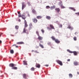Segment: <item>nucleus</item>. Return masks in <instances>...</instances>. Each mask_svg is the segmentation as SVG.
<instances>
[{
	"mask_svg": "<svg viewBox=\"0 0 79 79\" xmlns=\"http://www.w3.org/2000/svg\"><path fill=\"white\" fill-rule=\"evenodd\" d=\"M65 8V7H64V6H62L61 7V8H62V9H63V8Z\"/></svg>",
	"mask_w": 79,
	"mask_h": 79,
	"instance_id": "obj_39",
	"label": "nucleus"
},
{
	"mask_svg": "<svg viewBox=\"0 0 79 79\" xmlns=\"http://www.w3.org/2000/svg\"><path fill=\"white\" fill-rule=\"evenodd\" d=\"M46 9H48L49 8H50V6H48L46 7Z\"/></svg>",
	"mask_w": 79,
	"mask_h": 79,
	"instance_id": "obj_30",
	"label": "nucleus"
},
{
	"mask_svg": "<svg viewBox=\"0 0 79 79\" xmlns=\"http://www.w3.org/2000/svg\"><path fill=\"white\" fill-rule=\"evenodd\" d=\"M38 39L39 40H42V39H43V37L40 36V35L38 36Z\"/></svg>",
	"mask_w": 79,
	"mask_h": 79,
	"instance_id": "obj_11",
	"label": "nucleus"
},
{
	"mask_svg": "<svg viewBox=\"0 0 79 79\" xmlns=\"http://www.w3.org/2000/svg\"><path fill=\"white\" fill-rule=\"evenodd\" d=\"M69 9L73 10L74 11H76V9L74 8V7H69Z\"/></svg>",
	"mask_w": 79,
	"mask_h": 79,
	"instance_id": "obj_16",
	"label": "nucleus"
},
{
	"mask_svg": "<svg viewBox=\"0 0 79 79\" xmlns=\"http://www.w3.org/2000/svg\"><path fill=\"white\" fill-rule=\"evenodd\" d=\"M24 24H25V27H26L28 26V25H27V22L26 21V20H24Z\"/></svg>",
	"mask_w": 79,
	"mask_h": 79,
	"instance_id": "obj_7",
	"label": "nucleus"
},
{
	"mask_svg": "<svg viewBox=\"0 0 79 79\" xmlns=\"http://www.w3.org/2000/svg\"><path fill=\"white\" fill-rule=\"evenodd\" d=\"M73 64L74 65H78V62H74L73 63Z\"/></svg>",
	"mask_w": 79,
	"mask_h": 79,
	"instance_id": "obj_23",
	"label": "nucleus"
},
{
	"mask_svg": "<svg viewBox=\"0 0 79 79\" xmlns=\"http://www.w3.org/2000/svg\"><path fill=\"white\" fill-rule=\"evenodd\" d=\"M28 5H31V3H30V2H29L28 3Z\"/></svg>",
	"mask_w": 79,
	"mask_h": 79,
	"instance_id": "obj_42",
	"label": "nucleus"
},
{
	"mask_svg": "<svg viewBox=\"0 0 79 79\" xmlns=\"http://www.w3.org/2000/svg\"><path fill=\"white\" fill-rule=\"evenodd\" d=\"M40 43H43V41H40Z\"/></svg>",
	"mask_w": 79,
	"mask_h": 79,
	"instance_id": "obj_52",
	"label": "nucleus"
},
{
	"mask_svg": "<svg viewBox=\"0 0 79 79\" xmlns=\"http://www.w3.org/2000/svg\"><path fill=\"white\" fill-rule=\"evenodd\" d=\"M19 21H21V20H20V19H19Z\"/></svg>",
	"mask_w": 79,
	"mask_h": 79,
	"instance_id": "obj_53",
	"label": "nucleus"
},
{
	"mask_svg": "<svg viewBox=\"0 0 79 79\" xmlns=\"http://www.w3.org/2000/svg\"><path fill=\"white\" fill-rule=\"evenodd\" d=\"M55 6H53L51 7L50 9H51V10H52L53 9H55Z\"/></svg>",
	"mask_w": 79,
	"mask_h": 79,
	"instance_id": "obj_20",
	"label": "nucleus"
},
{
	"mask_svg": "<svg viewBox=\"0 0 79 79\" xmlns=\"http://www.w3.org/2000/svg\"><path fill=\"white\" fill-rule=\"evenodd\" d=\"M16 44H14L12 46V47H13V46H16Z\"/></svg>",
	"mask_w": 79,
	"mask_h": 79,
	"instance_id": "obj_46",
	"label": "nucleus"
},
{
	"mask_svg": "<svg viewBox=\"0 0 79 79\" xmlns=\"http://www.w3.org/2000/svg\"><path fill=\"white\" fill-rule=\"evenodd\" d=\"M15 28L16 29H19V26L18 25H16L15 26Z\"/></svg>",
	"mask_w": 79,
	"mask_h": 79,
	"instance_id": "obj_29",
	"label": "nucleus"
},
{
	"mask_svg": "<svg viewBox=\"0 0 79 79\" xmlns=\"http://www.w3.org/2000/svg\"><path fill=\"white\" fill-rule=\"evenodd\" d=\"M67 52H69V53H73L74 55H75V56L77 55V52L76 51H73V52H72L69 50L68 49L67 50Z\"/></svg>",
	"mask_w": 79,
	"mask_h": 79,
	"instance_id": "obj_2",
	"label": "nucleus"
},
{
	"mask_svg": "<svg viewBox=\"0 0 79 79\" xmlns=\"http://www.w3.org/2000/svg\"><path fill=\"white\" fill-rule=\"evenodd\" d=\"M17 44L18 45H20V44H24V42H18L17 43Z\"/></svg>",
	"mask_w": 79,
	"mask_h": 79,
	"instance_id": "obj_18",
	"label": "nucleus"
},
{
	"mask_svg": "<svg viewBox=\"0 0 79 79\" xmlns=\"http://www.w3.org/2000/svg\"><path fill=\"white\" fill-rule=\"evenodd\" d=\"M35 69V68L34 67H32L31 69V71H34Z\"/></svg>",
	"mask_w": 79,
	"mask_h": 79,
	"instance_id": "obj_25",
	"label": "nucleus"
},
{
	"mask_svg": "<svg viewBox=\"0 0 79 79\" xmlns=\"http://www.w3.org/2000/svg\"><path fill=\"white\" fill-rule=\"evenodd\" d=\"M10 52L12 54H13L14 53V51H13V50L12 49L10 50Z\"/></svg>",
	"mask_w": 79,
	"mask_h": 79,
	"instance_id": "obj_28",
	"label": "nucleus"
},
{
	"mask_svg": "<svg viewBox=\"0 0 79 79\" xmlns=\"http://www.w3.org/2000/svg\"><path fill=\"white\" fill-rule=\"evenodd\" d=\"M62 4H63V3H62V2H59V5H61Z\"/></svg>",
	"mask_w": 79,
	"mask_h": 79,
	"instance_id": "obj_35",
	"label": "nucleus"
},
{
	"mask_svg": "<svg viewBox=\"0 0 79 79\" xmlns=\"http://www.w3.org/2000/svg\"><path fill=\"white\" fill-rule=\"evenodd\" d=\"M23 77H24V78H25V79H26L27 78V77L28 76V75H27L25 73H24L23 74Z\"/></svg>",
	"mask_w": 79,
	"mask_h": 79,
	"instance_id": "obj_8",
	"label": "nucleus"
},
{
	"mask_svg": "<svg viewBox=\"0 0 79 79\" xmlns=\"http://www.w3.org/2000/svg\"><path fill=\"white\" fill-rule=\"evenodd\" d=\"M2 42L1 40H0V44H1V43H2Z\"/></svg>",
	"mask_w": 79,
	"mask_h": 79,
	"instance_id": "obj_48",
	"label": "nucleus"
},
{
	"mask_svg": "<svg viewBox=\"0 0 79 79\" xmlns=\"http://www.w3.org/2000/svg\"><path fill=\"white\" fill-rule=\"evenodd\" d=\"M23 64H24V65H27V61L24 60L23 61Z\"/></svg>",
	"mask_w": 79,
	"mask_h": 79,
	"instance_id": "obj_21",
	"label": "nucleus"
},
{
	"mask_svg": "<svg viewBox=\"0 0 79 79\" xmlns=\"http://www.w3.org/2000/svg\"><path fill=\"white\" fill-rule=\"evenodd\" d=\"M1 36V34H0V37Z\"/></svg>",
	"mask_w": 79,
	"mask_h": 79,
	"instance_id": "obj_56",
	"label": "nucleus"
},
{
	"mask_svg": "<svg viewBox=\"0 0 79 79\" xmlns=\"http://www.w3.org/2000/svg\"><path fill=\"white\" fill-rule=\"evenodd\" d=\"M46 19H48V20H50L51 19V17L48 16H47L46 17Z\"/></svg>",
	"mask_w": 79,
	"mask_h": 79,
	"instance_id": "obj_14",
	"label": "nucleus"
},
{
	"mask_svg": "<svg viewBox=\"0 0 79 79\" xmlns=\"http://www.w3.org/2000/svg\"><path fill=\"white\" fill-rule=\"evenodd\" d=\"M32 12L33 14H35V15H36V14H37V12L36 11V10H35V9H33L32 10Z\"/></svg>",
	"mask_w": 79,
	"mask_h": 79,
	"instance_id": "obj_6",
	"label": "nucleus"
},
{
	"mask_svg": "<svg viewBox=\"0 0 79 79\" xmlns=\"http://www.w3.org/2000/svg\"><path fill=\"white\" fill-rule=\"evenodd\" d=\"M22 18L23 19H25L26 18V17L24 15V13H23V15L22 16Z\"/></svg>",
	"mask_w": 79,
	"mask_h": 79,
	"instance_id": "obj_9",
	"label": "nucleus"
},
{
	"mask_svg": "<svg viewBox=\"0 0 79 79\" xmlns=\"http://www.w3.org/2000/svg\"><path fill=\"white\" fill-rule=\"evenodd\" d=\"M18 14H19V15L20 14V12L18 11Z\"/></svg>",
	"mask_w": 79,
	"mask_h": 79,
	"instance_id": "obj_45",
	"label": "nucleus"
},
{
	"mask_svg": "<svg viewBox=\"0 0 79 79\" xmlns=\"http://www.w3.org/2000/svg\"><path fill=\"white\" fill-rule=\"evenodd\" d=\"M35 53H39V52H37V51H35Z\"/></svg>",
	"mask_w": 79,
	"mask_h": 79,
	"instance_id": "obj_37",
	"label": "nucleus"
},
{
	"mask_svg": "<svg viewBox=\"0 0 79 79\" xmlns=\"http://www.w3.org/2000/svg\"><path fill=\"white\" fill-rule=\"evenodd\" d=\"M17 33H18V32L16 33V34H17Z\"/></svg>",
	"mask_w": 79,
	"mask_h": 79,
	"instance_id": "obj_57",
	"label": "nucleus"
},
{
	"mask_svg": "<svg viewBox=\"0 0 79 79\" xmlns=\"http://www.w3.org/2000/svg\"><path fill=\"white\" fill-rule=\"evenodd\" d=\"M33 22L34 23H37V22H38V20L37 19L35 18H34L33 19H32Z\"/></svg>",
	"mask_w": 79,
	"mask_h": 79,
	"instance_id": "obj_4",
	"label": "nucleus"
},
{
	"mask_svg": "<svg viewBox=\"0 0 79 79\" xmlns=\"http://www.w3.org/2000/svg\"><path fill=\"white\" fill-rule=\"evenodd\" d=\"M75 35H77V32H76L75 33Z\"/></svg>",
	"mask_w": 79,
	"mask_h": 79,
	"instance_id": "obj_43",
	"label": "nucleus"
},
{
	"mask_svg": "<svg viewBox=\"0 0 79 79\" xmlns=\"http://www.w3.org/2000/svg\"><path fill=\"white\" fill-rule=\"evenodd\" d=\"M15 47H16V48H18V46H15Z\"/></svg>",
	"mask_w": 79,
	"mask_h": 79,
	"instance_id": "obj_47",
	"label": "nucleus"
},
{
	"mask_svg": "<svg viewBox=\"0 0 79 79\" xmlns=\"http://www.w3.org/2000/svg\"><path fill=\"white\" fill-rule=\"evenodd\" d=\"M67 28L68 29H71V30H73V28L69 25V26L67 27Z\"/></svg>",
	"mask_w": 79,
	"mask_h": 79,
	"instance_id": "obj_19",
	"label": "nucleus"
},
{
	"mask_svg": "<svg viewBox=\"0 0 79 79\" xmlns=\"http://www.w3.org/2000/svg\"><path fill=\"white\" fill-rule=\"evenodd\" d=\"M56 62H57V63L58 64H60V66L63 65V63L61 61L59 60H56Z\"/></svg>",
	"mask_w": 79,
	"mask_h": 79,
	"instance_id": "obj_3",
	"label": "nucleus"
},
{
	"mask_svg": "<svg viewBox=\"0 0 79 79\" xmlns=\"http://www.w3.org/2000/svg\"><path fill=\"white\" fill-rule=\"evenodd\" d=\"M63 25L62 24H60V27H62Z\"/></svg>",
	"mask_w": 79,
	"mask_h": 79,
	"instance_id": "obj_40",
	"label": "nucleus"
},
{
	"mask_svg": "<svg viewBox=\"0 0 79 79\" xmlns=\"http://www.w3.org/2000/svg\"><path fill=\"white\" fill-rule=\"evenodd\" d=\"M76 15H78L79 16V12H77L75 13Z\"/></svg>",
	"mask_w": 79,
	"mask_h": 79,
	"instance_id": "obj_38",
	"label": "nucleus"
},
{
	"mask_svg": "<svg viewBox=\"0 0 79 79\" xmlns=\"http://www.w3.org/2000/svg\"><path fill=\"white\" fill-rule=\"evenodd\" d=\"M47 29H49V27H47Z\"/></svg>",
	"mask_w": 79,
	"mask_h": 79,
	"instance_id": "obj_54",
	"label": "nucleus"
},
{
	"mask_svg": "<svg viewBox=\"0 0 79 79\" xmlns=\"http://www.w3.org/2000/svg\"><path fill=\"white\" fill-rule=\"evenodd\" d=\"M55 10L56 11H57V13H59L60 11V9L59 8H56L55 9Z\"/></svg>",
	"mask_w": 79,
	"mask_h": 79,
	"instance_id": "obj_10",
	"label": "nucleus"
},
{
	"mask_svg": "<svg viewBox=\"0 0 79 79\" xmlns=\"http://www.w3.org/2000/svg\"><path fill=\"white\" fill-rule=\"evenodd\" d=\"M46 66L48 67V65H45Z\"/></svg>",
	"mask_w": 79,
	"mask_h": 79,
	"instance_id": "obj_49",
	"label": "nucleus"
},
{
	"mask_svg": "<svg viewBox=\"0 0 79 79\" xmlns=\"http://www.w3.org/2000/svg\"><path fill=\"white\" fill-rule=\"evenodd\" d=\"M22 10H24V8H26V4L24 3V2L22 3Z\"/></svg>",
	"mask_w": 79,
	"mask_h": 79,
	"instance_id": "obj_5",
	"label": "nucleus"
},
{
	"mask_svg": "<svg viewBox=\"0 0 79 79\" xmlns=\"http://www.w3.org/2000/svg\"><path fill=\"white\" fill-rule=\"evenodd\" d=\"M39 46L40 47H41L42 48H44V46H43V45H42L41 44H40V43Z\"/></svg>",
	"mask_w": 79,
	"mask_h": 79,
	"instance_id": "obj_26",
	"label": "nucleus"
},
{
	"mask_svg": "<svg viewBox=\"0 0 79 79\" xmlns=\"http://www.w3.org/2000/svg\"><path fill=\"white\" fill-rule=\"evenodd\" d=\"M19 18H21V17H22V16H21V15H19Z\"/></svg>",
	"mask_w": 79,
	"mask_h": 79,
	"instance_id": "obj_41",
	"label": "nucleus"
},
{
	"mask_svg": "<svg viewBox=\"0 0 79 79\" xmlns=\"http://www.w3.org/2000/svg\"><path fill=\"white\" fill-rule=\"evenodd\" d=\"M41 31H42V32L43 33H44V30L43 29H42L41 30Z\"/></svg>",
	"mask_w": 79,
	"mask_h": 79,
	"instance_id": "obj_36",
	"label": "nucleus"
},
{
	"mask_svg": "<svg viewBox=\"0 0 79 79\" xmlns=\"http://www.w3.org/2000/svg\"><path fill=\"white\" fill-rule=\"evenodd\" d=\"M55 42L57 43V44H60V41H59L58 39H56Z\"/></svg>",
	"mask_w": 79,
	"mask_h": 79,
	"instance_id": "obj_12",
	"label": "nucleus"
},
{
	"mask_svg": "<svg viewBox=\"0 0 79 79\" xmlns=\"http://www.w3.org/2000/svg\"><path fill=\"white\" fill-rule=\"evenodd\" d=\"M27 30H26V27H24L23 29V33H26V31H27Z\"/></svg>",
	"mask_w": 79,
	"mask_h": 79,
	"instance_id": "obj_22",
	"label": "nucleus"
},
{
	"mask_svg": "<svg viewBox=\"0 0 79 79\" xmlns=\"http://www.w3.org/2000/svg\"><path fill=\"white\" fill-rule=\"evenodd\" d=\"M34 50H33L32 51V52H34Z\"/></svg>",
	"mask_w": 79,
	"mask_h": 79,
	"instance_id": "obj_55",
	"label": "nucleus"
},
{
	"mask_svg": "<svg viewBox=\"0 0 79 79\" xmlns=\"http://www.w3.org/2000/svg\"><path fill=\"white\" fill-rule=\"evenodd\" d=\"M27 16H28V17H30V15H29V12H27Z\"/></svg>",
	"mask_w": 79,
	"mask_h": 79,
	"instance_id": "obj_31",
	"label": "nucleus"
},
{
	"mask_svg": "<svg viewBox=\"0 0 79 79\" xmlns=\"http://www.w3.org/2000/svg\"><path fill=\"white\" fill-rule=\"evenodd\" d=\"M36 18L38 19H41L42 18V16H36Z\"/></svg>",
	"mask_w": 79,
	"mask_h": 79,
	"instance_id": "obj_17",
	"label": "nucleus"
},
{
	"mask_svg": "<svg viewBox=\"0 0 79 79\" xmlns=\"http://www.w3.org/2000/svg\"><path fill=\"white\" fill-rule=\"evenodd\" d=\"M36 34H37L38 36H39V32L38 31H36Z\"/></svg>",
	"mask_w": 79,
	"mask_h": 79,
	"instance_id": "obj_34",
	"label": "nucleus"
},
{
	"mask_svg": "<svg viewBox=\"0 0 79 79\" xmlns=\"http://www.w3.org/2000/svg\"><path fill=\"white\" fill-rule=\"evenodd\" d=\"M77 74H78V75H79V72H77Z\"/></svg>",
	"mask_w": 79,
	"mask_h": 79,
	"instance_id": "obj_50",
	"label": "nucleus"
},
{
	"mask_svg": "<svg viewBox=\"0 0 79 79\" xmlns=\"http://www.w3.org/2000/svg\"><path fill=\"white\" fill-rule=\"evenodd\" d=\"M51 39H52L53 40H54L55 41V40H56V39L55 38V37L54 36H52L51 37Z\"/></svg>",
	"mask_w": 79,
	"mask_h": 79,
	"instance_id": "obj_24",
	"label": "nucleus"
},
{
	"mask_svg": "<svg viewBox=\"0 0 79 79\" xmlns=\"http://www.w3.org/2000/svg\"><path fill=\"white\" fill-rule=\"evenodd\" d=\"M73 39H74V40H77V38L76 37H74L73 38Z\"/></svg>",
	"mask_w": 79,
	"mask_h": 79,
	"instance_id": "obj_33",
	"label": "nucleus"
},
{
	"mask_svg": "<svg viewBox=\"0 0 79 79\" xmlns=\"http://www.w3.org/2000/svg\"><path fill=\"white\" fill-rule=\"evenodd\" d=\"M49 27H51V28L52 29H55V28L53 26V25L50 24L49 25Z\"/></svg>",
	"mask_w": 79,
	"mask_h": 79,
	"instance_id": "obj_15",
	"label": "nucleus"
},
{
	"mask_svg": "<svg viewBox=\"0 0 79 79\" xmlns=\"http://www.w3.org/2000/svg\"><path fill=\"white\" fill-rule=\"evenodd\" d=\"M69 77H70L71 78L73 77V75L71 73L69 74Z\"/></svg>",
	"mask_w": 79,
	"mask_h": 79,
	"instance_id": "obj_27",
	"label": "nucleus"
},
{
	"mask_svg": "<svg viewBox=\"0 0 79 79\" xmlns=\"http://www.w3.org/2000/svg\"><path fill=\"white\" fill-rule=\"evenodd\" d=\"M29 26H30V27H31L32 26V23H30L29 24Z\"/></svg>",
	"mask_w": 79,
	"mask_h": 79,
	"instance_id": "obj_32",
	"label": "nucleus"
},
{
	"mask_svg": "<svg viewBox=\"0 0 79 79\" xmlns=\"http://www.w3.org/2000/svg\"><path fill=\"white\" fill-rule=\"evenodd\" d=\"M67 61H70V59H69L67 60Z\"/></svg>",
	"mask_w": 79,
	"mask_h": 79,
	"instance_id": "obj_44",
	"label": "nucleus"
},
{
	"mask_svg": "<svg viewBox=\"0 0 79 79\" xmlns=\"http://www.w3.org/2000/svg\"><path fill=\"white\" fill-rule=\"evenodd\" d=\"M9 66L10 67H12L11 69H12L16 70L18 69V67H14L15 66H16V65L15 64H13V63L10 64L9 65Z\"/></svg>",
	"mask_w": 79,
	"mask_h": 79,
	"instance_id": "obj_1",
	"label": "nucleus"
},
{
	"mask_svg": "<svg viewBox=\"0 0 79 79\" xmlns=\"http://www.w3.org/2000/svg\"><path fill=\"white\" fill-rule=\"evenodd\" d=\"M36 67L38 68H40V65L39 64H36Z\"/></svg>",
	"mask_w": 79,
	"mask_h": 79,
	"instance_id": "obj_13",
	"label": "nucleus"
},
{
	"mask_svg": "<svg viewBox=\"0 0 79 79\" xmlns=\"http://www.w3.org/2000/svg\"><path fill=\"white\" fill-rule=\"evenodd\" d=\"M60 6L61 7L62 6H63V4H62V5H60Z\"/></svg>",
	"mask_w": 79,
	"mask_h": 79,
	"instance_id": "obj_51",
	"label": "nucleus"
}]
</instances>
